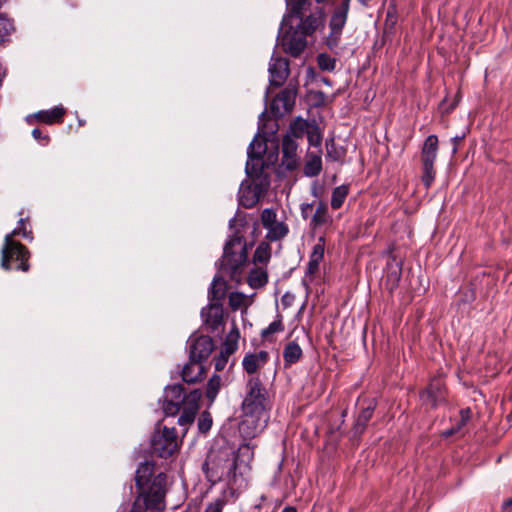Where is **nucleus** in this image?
I'll return each mask as SVG.
<instances>
[{"label": "nucleus", "mask_w": 512, "mask_h": 512, "mask_svg": "<svg viewBox=\"0 0 512 512\" xmlns=\"http://www.w3.org/2000/svg\"><path fill=\"white\" fill-rule=\"evenodd\" d=\"M272 403L265 386L258 377H251L246 384L242 402L243 419L239 432L245 439L256 437L267 425Z\"/></svg>", "instance_id": "1"}, {"label": "nucleus", "mask_w": 512, "mask_h": 512, "mask_svg": "<svg viewBox=\"0 0 512 512\" xmlns=\"http://www.w3.org/2000/svg\"><path fill=\"white\" fill-rule=\"evenodd\" d=\"M202 397L200 390L195 389L189 393L184 392L181 384L168 385L164 389L163 397L159 400L165 416H175L180 410L178 424L186 426L194 422Z\"/></svg>", "instance_id": "2"}, {"label": "nucleus", "mask_w": 512, "mask_h": 512, "mask_svg": "<svg viewBox=\"0 0 512 512\" xmlns=\"http://www.w3.org/2000/svg\"><path fill=\"white\" fill-rule=\"evenodd\" d=\"M135 482L138 492L144 497L146 507L154 509V512H162L165 509L167 492L166 474L161 472L154 475V464L146 461L137 468Z\"/></svg>", "instance_id": "3"}, {"label": "nucleus", "mask_w": 512, "mask_h": 512, "mask_svg": "<svg viewBox=\"0 0 512 512\" xmlns=\"http://www.w3.org/2000/svg\"><path fill=\"white\" fill-rule=\"evenodd\" d=\"M246 261V241L236 232L224 246L220 269L228 274L231 280L239 281Z\"/></svg>", "instance_id": "4"}, {"label": "nucleus", "mask_w": 512, "mask_h": 512, "mask_svg": "<svg viewBox=\"0 0 512 512\" xmlns=\"http://www.w3.org/2000/svg\"><path fill=\"white\" fill-rule=\"evenodd\" d=\"M237 459L232 453L219 452L208 456L203 470L212 483L232 482L236 478Z\"/></svg>", "instance_id": "5"}, {"label": "nucleus", "mask_w": 512, "mask_h": 512, "mask_svg": "<svg viewBox=\"0 0 512 512\" xmlns=\"http://www.w3.org/2000/svg\"><path fill=\"white\" fill-rule=\"evenodd\" d=\"M18 234L19 229H14L5 236L1 251V266L6 270L15 269L27 272L30 267L28 263L30 253L24 245L13 239Z\"/></svg>", "instance_id": "6"}, {"label": "nucleus", "mask_w": 512, "mask_h": 512, "mask_svg": "<svg viewBox=\"0 0 512 512\" xmlns=\"http://www.w3.org/2000/svg\"><path fill=\"white\" fill-rule=\"evenodd\" d=\"M349 12V0H343L335 7L329 20V34L325 38V44L330 50L338 48L343 29L346 25Z\"/></svg>", "instance_id": "7"}, {"label": "nucleus", "mask_w": 512, "mask_h": 512, "mask_svg": "<svg viewBox=\"0 0 512 512\" xmlns=\"http://www.w3.org/2000/svg\"><path fill=\"white\" fill-rule=\"evenodd\" d=\"M292 16L294 15L291 14L290 10H288V14L284 15L278 34V40H280V44L286 53L290 54L292 57H298L306 48L307 35L304 34L298 26L293 31L282 34L284 26Z\"/></svg>", "instance_id": "8"}, {"label": "nucleus", "mask_w": 512, "mask_h": 512, "mask_svg": "<svg viewBox=\"0 0 512 512\" xmlns=\"http://www.w3.org/2000/svg\"><path fill=\"white\" fill-rule=\"evenodd\" d=\"M151 448L161 458L172 456L178 449L175 428L158 427L152 436Z\"/></svg>", "instance_id": "9"}, {"label": "nucleus", "mask_w": 512, "mask_h": 512, "mask_svg": "<svg viewBox=\"0 0 512 512\" xmlns=\"http://www.w3.org/2000/svg\"><path fill=\"white\" fill-rule=\"evenodd\" d=\"M188 343L190 359L200 363L210 356L214 348L212 338L207 335L190 337Z\"/></svg>", "instance_id": "10"}, {"label": "nucleus", "mask_w": 512, "mask_h": 512, "mask_svg": "<svg viewBox=\"0 0 512 512\" xmlns=\"http://www.w3.org/2000/svg\"><path fill=\"white\" fill-rule=\"evenodd\" d=\"M296 92L293 89L285 88L272 100L270 112L275 117H282L290 112L295 103Z\"/></svg>", "instance_id": "11"}, {"label": "nucleus", "mask_w": 512, "mask_h": 512, "mask_svg": "<svg viewBox=\"0 0 512 512\" xmlns=\"http://www.w3.org/2000/svg\"><path fill=\"white\" fill-rule=\"evenodd\" d=\"M205 325L211 332H216L224 325V309L221 303H210L201 311Z\"/></svg>", "instance_id": "12"}, {"label": "nucleus", "mask_w": 512, "mask_h": 512, "mask_svg": "<svg viewBox=\"0 0 512 512\" xmlns=\"http://www.w3.org/2000/svg\"><path fill=\"white\" fill-rule=\"evenodd\" d=\"M267 145L255 137L247 149L248 160L246 163V172L248 175L257 173L261 167L262 155L265 153Z\"/></svg>", "instance_id": "13"}, {"label": "nucleus", "mask_w": 512, "mask_h": 512, "mask_svg": "<svg viewBox=\"0 0 512 512\" xmlns=\"http://www.w3.org/2000/svg\"><path fill=\"white\" fill-rule=\"evenodd\" d=\"M270 85L280 87L289 76V62L282 57H272L269 65Z\"/></svg>", "instance_id": "14"}, {"label": "nucleus", "mask_w": 512, "mask_h": 512, "mask_svg": "<svg viewBox=\"0 0 512 512\" xmlns=\"http://www.w3.org/2000/svg\"><path fill=\"white\" fill-rule=\"evenodd\" d=\"M298 144L290 136H284L282 140V166L288 171L295 170L299 165L297 155Z\"/></svg>", "instance_id": "15"}, {"label": "nucleus", "mask_w": 512, "mask_h": 512, "mask_svg": "<svg viewBox=\"0 0 512 512\" xmlns=\"http://www.w3.org/2000/svg\"><path fill=\"white\" fill-rule=\"evenodd\" d=\"M298 17L301 18V21L297 26L307 36H311L319 28L324 27L325 12L323 8H317L314 12H312L305 18L302 17V13Z\"/></svg>", "instance_id": "16"}, {"label": "nucleus", "mask_w": 512, "mask_h": 512, "mask_svg": "<svg viewBox=\"0 0 512 512\" xmlns=\"http://www.w3.org/2000/svg\"><path fill=\"white\" fill-rule=\"evenodd\" d=\"M268 359L269 354L266 351L247 354L242 362L243 368L248 374H254L267 363Z\"/></svg>", "instance_id": "17"}, {"label": "nucleus", "mask_w": 512, "mask_h": 512, "mask_svg": "<svg viewBox=\"0 0 512 512\" xmlns=\"http://www.w3.org/2000/svg\"><path fill=\"white\" fill-rule=\"evenodd\" d=\"M324 256V238H319V242L314 245L312 252L309 257V262L307 265L306 274L313 276L319 270L320 262L322 261Z\"/></svg>", "instance_id": "18"}, {"label": "nucleus", "mask_w": 512, "mask_h": 512, "mask_svg": "<svg viewBox=\"0 0 512 512\" xmlns=\"http://www.w3.org/2000/svg\"><path fill=\"white\" fill-rule=\"evenodd\" d=\"M333 222L332 215L329 213L328 205L320 201L317 204L315 213L311 219L310 225L316 229L325 225H331Z\"/></svg>", "instance_id": "19"}, {"label": "nucleus", "mask_w": 512, "mask_h": 512, "mask_svg": "<svg viewBox=\"0 0 512 512\" xmlns=\"http://www.w3.org/2000/svg\"><path fill=\"white\" fill-rule=\"evenodd\" d=\"M204 374L203 365L195 360H191L183 367L182 379L186 383H196Z\"/></svg>", "instance_id": "20"}, {"label": "nucleus", "mask_w": 512, "mask_h": 512, "mask_svg": "<svg viewBox=\"0 0 512 512\" xmlns=\"http://www.w3.org/2000/svg\"><path fill=\"white\" fill-rule=\"evenodd\" d=\"M425 402H429L432 406L438 405L444 400V388L440 381H432L426 391L421 395Z\"/></svg>", "instance_id": "21"}, {"label": "nucleus", "mask_w": 512, "mask_h": 512, "mask_svg": "<svg viewBox=\"0 0 512 512\" xmlns=\"http://www.w3.org/2000/svg\"><path fill=\"white\" fill-rule=\"evenodd\" d=\"M322 170V159L320 150L317 152H309L304 166V173L308 177H315L320 174Z\"/></svg>", "instance_id": "22"}, {"label": "nucleus", "mask_w": 512, "mask_h": 512, "mask_svg": "<svg viewBox=\"0 0 512 512\" xmlns=\"http://www.w3.org/2000/svg\"><path fill=\"white\" fill-rule=\"evenodd\" d=\"M374 409L375 403L370 402L369 405L363 408L362 411L359 413L353 427L355 435H361L364 432L367 423L373 416Z\"/></svg>", "instance_id": "23"}, {"label": "nucleus", "mask_w": 512, "mask_h": 512, "mask_svg": "<svg viewBox=\"0 0 512 512\" xmlns=\"http://www.w3.org/2000/svg\"><path fill=\"white\" fill-rule=\"evenodd\" d=\"M65 115V109L63 107H54L51 110L39 111L36 114V118L46 124H54L63 122Z\"/></svg>", "instance_id": "24"}, {"label": "nucleus", "mask_w": 512, "mask_h": 512, "mask_svg": "<svg viewBox=\"0 0 512 512\" xmlns=\"http://www.w3.org/2000/svg\"><path fill=\"white\" fill-rule=\"evenodd\" d=\"M438 142V137L434 134L426 138L421 151V160L436 161Z\"/></svg>", "instance_id": "25"}, {"label": "nucleus", "mask_w": 512, "mask_h": 512, "mask_svg": "<svg viewBox=\"0 0 512 512\" xmlns=\"http://www.w3.org/2000/svg\"><path fill=\"white\" fill-rule=\"evenodd\" d=\"M310 129V124L302 119L297 118L293 122L290 123L289 130L285 134V136H290L294 140L296 138H302L305 134H307Z\"/></svg>", "instance_id": "26"}, {"label": "nucleus", "mask_w": 512, "mask_h": 512, "mask_svg": "<svg viewBox=\"0 0 512 512\" xmlns=\"http://www.w3.org/2000/svg\"><path fill=\"white\" fill-rule=\"evenodd\" d=\"M302 356L301 347L294 341L289 342L283 351V358L287 366L292 365L300 360Z\"/></svg>", "instance_id": "27"}, {"label": "nucleus", "mask_w": 512, "mask_h": 512, "mask_svg": "<svg viewBox=\"0 0 512 512\" xmlns=\"http://www.w3.org/2000/svg\"><path fill=\"white\" fill-rule=\"evenodd\" d=\"M271 259V246L268 242L262 241L257 246L254 255L253 262L255 264H267Z\"/></svg>", "instance_id": "28"}, {"label": "nucleus", "mask_w": 512, "mask_h": 512, "mask_svg": "<svg viewBox=\"0 0 512 512\" xmlns=\"http://www.w3.org/2000/svg\"><path fill=\"white\" fill-rule=\"evenodd\" d=\"M225 287L226 284L222 278H214L209 290V297L211 299V303H220V301L223 299L225 295Z\"/></svg>", "instance_id": "29"}, {"label": "nucleus", "mask_w": 512, "mask_h": 512, "mask_svg": "<svg viewBox=\"0 0 512 512\" xmlns=\"http://www.w3.org/2000/svg\"><path fill=\"white\" fill-rule=\"evenodd\" d=\"M267 229L266 239L269 241H278L283 239L289 232L288 226L283 222H275Z\"/></svg>", "instance_id": "30"}, {"label": "nucleus", "mask_w": 512, "mask_h": 512, "mask_svg": "<svg viewBox=\"0 0 512 512\" xmlns=\"http://www.w3.org/2000/svg\"><path fill=\"white\" fill-rule=\"evenodd\" d=\"M422 162V182L426 189H429L431 185L433 184L435 180V169H434V163L435 161H427V160H421Z\"/></svg>", "instance_id": "31"}, {"label": "nucleus", "mask_w": 512, "mask_h": 512, "mask_svg": "<svg viewBox=\"0 0 512 512\" xmlns=\"http://www.w3.org/2000/svg\"><path fill=\"white\" fill-rule=\"evenodd\" d=\"M349 193L347 185H340L333 189L331 196V207L337 210L342 207Z\"/></svg>", "instance_id": "32"}, {"label": "nucleus", "mask_w": 512, "mask_h": 512, "mask_svg": "<svg viewBox=\"0 0 512 512\" xmlns=\"http://www.w3.org/2000/svg\"><path fill=\"white\" fill-rule=\"evenodd\" d=\"M268 282V275L265 270L254 269L249 275V284L253 288L264 286Z\"/></svg>", "instance_id": "33"}, {"label": "nucleus", "mask_w": 512, "mask_h": 512, "mask_svg": "<svg viewBox=\"0 0 512 512\" xmlns=\"http://www.w3.org/2000/svg\"><path fill=\"white\" fill-rule=\"evenodd\" d=\"M221 387V377L219 375H213L207 383L206 397L210 402H213L217 397L219 389Z\"/></svg>", "instance_id": "34"}, {"label": "nucleus", "mask_w": 512, "mask_h": 512, "mask_svg": "<svg viewBox=\"0 0 512 512\" xmlns=\"http://www.w3.org/2000/svg\"><path fill=\"white\" fill-rule=\"evenodd\" d=\"M310 0H286L287 9L290 10L291 14L300 16L301 12L309 4ZM326 0H316L317 3H323Z\"/></svg>", "instance_id": "35"}, {"label": "nucleus", "mask_w": 512, "mask_h": 512, "mask_svg": "<svg viewBox=\"0 0 512 512\" xmlns=\"http://www.w3.org/2000/svg\"><path fill=\"white\" fill-rule=\"evenodd\" d=\"M317 63L319 68L325 71H333L336 67V60L326 53L317 56Z\"/></svg>", "instance_id": "36"}, {"label": "nucleus", "mask_w": 512, "mask_h": 512, "mask_svg": "<svg viewBox=\"0 0 512 512\" xmlns=\"http://www.w3.org/2000/svg\"><path fill=\"white\" fill-rule=\"evenodd\" d=\"M13 29L12 22L3 16H0V43L7 39Z\"/></svg>", "instance_id": "37"}, {"label": "nucleus", "mask_w": 512, "mask_h": 512, "mask_svg": "<svg viewBox=\"0 0 512 512\" xmlns=\"http://www.w3.org/2000/svg\"><path fill=\"white\" fill-rule=\"evenodd\" d=\"M284 330V326L282 323L281 318L279 317L277 320L271 322L269 326L262 330L261 336L265 339H267L270 335L281 332Z\"/></svg>", "instance_id": "38"}, {"label": "nucleus", "mask_w": 512, "mask_h": 512, "mask_svg": "<svg viewBox=\"0 0 512 512\" xmlns=\"http://www.w3.org/2000/svg\"><path fill=\"white\" fill-rule=\"evenodd\" d=\"M276 213L273 209L266 208L261 213V222L264 228H270L273 223L277 222Z\"/></svg>", "instance_id": "39"}, {"label": "nucleus", "mask_w": 512, "mask_h": 512, "mask_svg": "<svg viewBox=\"0 0 512 512\" xmlns=\"http://www.w3.org/2000/svg\"><path fill=\"white\" fill-rule=\"evenodd\" d=\"M212 418L209 412H203L198 419V429L201 433H206L211 429Z\"/></svg>", "instance_id": "40"}, {"label": "nucleus", "mask_w": 512, "mask_h": 512, "mask_svg": "<svg viewBox=\"0 0 512 512\" xmlns=\"http://www.w3.org/2000/svg\"><path fill=\"white\" fill-rule=\"evenodd\" d=\"M307 138L311 146L319 147L321 145L322 137L317 128H310L307 132Z\"/></svg>", "instance_id": "41"}, {"label": "nucleus", "mask_w": 512, "mask_h": 512, "mask_svg": "<svg viewBox=\"0 0 512 512\" xmlns=\"http://www.w3.org/2000/svg\"><path fill=\"white\" fill-rule=\"evenodd\" d=\"M154 512V509L146 507L144 504V497L141 496L139 493V496L135 500V502L132 505L131 512Z\"/></svg>", "instance_id": "42"}, {"label": "nucleus", "mask_w": 512, "mask_h": 512, "mask_svg": "<svg viewBox=\"0 0 512 512\" xmlns=\"http://www.w3.org/2000/svg\"><path fill=\"white\" fill-rule=\"evenodd\" d=\"M225 504L226 501L223 498H217L206 506L204 512H223Z\"/></svg>", "instance_id": "43"}, {"label": "nucleus", "mask_w": 512, "mask_h": 512, "mask_svg": "<svg viewBox=\"0 0 512 512\" xmlns=\"http://www.w3.org/2000/svg\"><path fill=\"white\" fill-rule=\"evenodd\" d=\"M244 302V297L239 293H231L229 296V305L233 310H237Z\"/></svg>", "instance_id": "44"}, {"label": "nucleus", "mask_w": 512, "mask_h": 512, "mask_svg": "<svg viewBox=\"0 0 512 512\" xmlns=\"http://www.w3.org/2000/svg\"><path fill=\"white\" fill-rule=\"evenodd\" d=\"M228 358H229L228 355H225L222 352H220V354L218 356H216L214 359L215 369L217 371H222L228 362Z\"/></svg>", "instance_id": "45"}, {"label": "nucleus", "mask_w": 512, "mask_h": 512, "mask_svg": "<svg viewBox=\"0 0 512 512\" xmlns=\"http://www.w3.org/2000/svg\"><path fill=\"white\" fill-rule=\"evenodd\" d=\"M240 338V333L238 328L234 325L233 329L226 336L225 342L230 344L238 345V340Z\"/></svg>", "instance_id": "46"}, {"label": "nucleus", "mask_w": 512, "mask_h": 512, "mask_svg": "<svg viewBox=\"0 0 512 512\" xmlns=\"http://www.w3.org/2000/svg\"><path fill=\"white\" fill-rule=\"evenodd\" d=\"M16 229H19V234L18 235H21V236H23L24 238H27V239H32L31 231H27L26 225H25V220L23 218H21L19 220V225H18V227Z\"/></svg>", "instance_id": "47"}, {"label": "nucleus", "mask_w": 512, "mask_h": 512, "mask_svg": "<svg viewBox=\"0 0 512 512\" xmlns=\"http://www.w3.org/2000/svg\"><path fill=\"white\" fill-rule=\"evenodd\" d=\"M237 348H238V345H236V344H230V343L224 342L223 348L221 349L220 352H222L225 355L230 356L237 350Z\"/></svg>", "instance_id": "48"}, {"label": "nucleus", "mask_w": 512, "mask_h": 512, "mask_svg": "<svg viewBox=\"0 0 512 512\" xmlns=\"http://www.w3.org/2000/svg\"><path fill=\"white\" fill-rule=\"evenodd\" d=\"M313 207L312 203H303L301 204V215L304 219H307L308 217V211L311 210Z\"/></svg>", "instance_id": "49"}, {"label": "nucleus", "mask_w": 512, "mask_h": 512, "mask_svg": "<svg viewBox=\"0 0 512 512\" xmlns=\"http://www.w3.org/2000/svg\"><path fill=\"white\" fill-rule=\"evenodd\" d=\"M470 415H471V410L470 409H462L460 411V416H461V420H462V424L463 425H466V423L470 419Z\"/></svg>", "instance_id": "50"}, {"label": "nucleus", "mask_w": 512, "mask_h": 512, "mask_svg": "<svg viewBox=\"0 0 512 512\" xmlns=\"http://www.w3.org/2000/svg\"><path fill=\"white\" fill-rule=\"evenodd\" d=\"M32 136L36 140H42V139L48 140L47 136H42V132L38 128H35V129L32 130Z\"/></svg>", "instance_id": "51"}, {"label": "nucleus", "mask_w": 512, "mask_h": 512, "mask_svg": "<svg viewBox=\"0 0 512 512\" xmlns=\"http://www.w3.org/2000/svg\"><path fill=\"white\" fill-rule=\"evenodd\" d=\"M463 137H454L453 138V142H454V148H453V153H456L457 152V143L462 139Z\"/></svg>", "instance_id": "52"}, {"label": "nucleus", "mask_w": 512, "mask_h": 512, "mask_svg": "<svg viewBox=\"0 0 512 512\" xmlns=\"http://www.w3.org/2000/svg\"><path fill=\"white\" fill-rule=\"evenodd\" d=\"M462 426H464V425L462 424V420L460 419L459 423L457 424V428H456V429H452V430H451V431H449L447 434H448V435H451L452 433H454V432L458 431Z\"/></svg>", "instance_id": "53"}, {"label": "nucleus", "mask_w": 512, "mask_h": 512, "mask_svg": "<svg viewBox=\"0 0 512 512\" xmlns=\"http://www.w3.org/2000/svg\"><path fill=\"white\" fill-rule=\"evenodd\" d=\"M282 512H297V510L292 506H287L282 510Z\"/></svg>", "instance_id": "54"}, {"label": "nucleus", "mask_w": 512, "mask_h": 512, "mask_svg": "<svg viewBox=\"0 0 512 512\" xmlns=\"http://www.w3.org/2000/svg\"><path fill=\"white\" fill-rule=\"evenodd\" d=\"M327 155L335 161L339 159V156H332V152L329 148H327Z\"/></svg>", "instance_id": "55"}, {"label": "nucleus", "mask_w": 512, "mask_h": 512, "mask_svg": "<svg viewBox=\"0 0 512 512\" xmlns=\"http://www.w3.org/2000/svg\"><path fill=\"white\" fill-rule=\"evenodd\" d=\"M254 202L255 201H252L251 203H245L244 201H242L243 205L246 207H251L254 204Z\"/></svg>", "instance_id": "56"}, {"label": "nucleus", "mask_w": 512, "mask_h": 512, "mask_svg": "<svg viewBox=\"0 0 512 512\" xmlns=\"http://www.w3.org/2000/svg\"><path fill=\"white\" fill-rule=\"evenodd\" d=\"M265 115H266V112H265V111H263V112L261 113L260 117H259V120H260V121H262V119L265 117Z\"/></svg>", "instance_id": "57"}, {"label": "nucleus", "mask_w": 512, "mask_h": 512, "mask_svg": "<svg viewBox=\"0 0 512 512\" xmlns=\"http://www.w3.org/2000/svg\"><path fill=\"white\" fill-rule=\"evenodd\" d=\"M505 505H507V506L512 505V499H508V500L505 502Z\"/></svg>", "instance_id": "58"}, {"label": "nucleus", "mask_w": 512, "mask_h": 512, "mask_svg": "<svg viewBox=\"0 0 512 512\" xmlns=\"http://www.w3.org/2000/svg\"><path fill=\"white\" fill-rule=\"evenodd\" d=\"M395 278H396V280H399V278H400V273H396V274H395Z\"/></svg>", "instance_id": "59"}]
</instances>
